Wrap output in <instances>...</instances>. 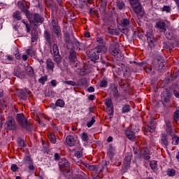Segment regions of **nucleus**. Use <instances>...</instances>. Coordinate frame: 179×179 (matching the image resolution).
I'll use <instances>...</instances> for the list:
<instances>
[{
	"instance_id": "obj_9",
	"label": "nucleus",
	"mask_w": 179,
	"mask_h": 179,
	"mask_svg": "<svg viewBox=\"0 0 179 179\" xmlns=\"http://www.w3.org/2000/svg\"><path fill=\"white\" fill-rule=\"evenodd\" d=\"M23 162L24 164L27 166V167H28L29 170H31L32 171H34V170H36V168L34 167L33 163V159H31V157H30V155H26L24 157Z\"/></svg>"
},
{
	"instance_id": "obj_45",
	"label": "nucleus",
	"mask_w": 179,
	"mask_h": 179,
	"mask_svg": "<svg viewBox=\"0 0 179 179\" xmlns=\"http://www.w3.org/2000/svg\"><path fill=\"white\" fill-rule=\"evenodd\" d=\"M96 122V116H92V120L87 122V128H91V127Z\"/></svg>"
},
{
	"instance_id": "obj_24",
	"label": "nucleus",
	"mask_w": 179,
	"mask_h": 179,
	"mask_svg": "<svg viewBox=\"0 0 179 179\" xmlns=\"http://www.w3.org/2000/svg\"><path fill=\"white\" fill-rule=\"evenodd\" d=\"M143 158L144 160H149L150 159V152L149 150L144 148L142 151Z\"/></svg>"
},
{
	"instance_id": "obj_52",
	"label": "nucleus",
	"mask_w": 179,
	"mask_h": 179,
	"mask_svg": "<svg viewBox=\"0 0 179 179\" xmlns=\"http://www.w3.org/2000/svg\"><path fill=\"white\" fill-rule=\"evenodd\" d=\"M108 33L112 36H118V31L116 29H110Z\"/></svg>"
},
{
	"instance_id": "obj_13",
	"label": "nucleus",
	"mask_w": 179,
	"mask_h": 179,
	"mask_svg": "<svg viewBox=\"0 0 179 179\" xmlns=\"http://www.w3.org/2000/svg\"><path fill=\"white\" fill-rule=\"evenodd\" d=\"M46 69L47 71H50V72H54V69L55 68V63L52 62V59L48 58L46 62Z\"/></svg>"
},
{
	"instance_id": "obj_18",
	"label": "nucleus",
	"mask_w": 179,
	"mask_h": 179,
	"mask_svg": "<svg viewBox=\"0 0 179 179\" xmlns=\"http://www.w3.org/2000/svg\"><path fill=\"white\" fill-rule=\"evenodd\" d=\"M166 124V129L165 131L168 135H172L173 134V124H171V122L170 120H166L165 122Z\"/></svg>"
},
{
	"instance_id": "obj_38",
	"label": "nucleus",
	"mask_w": 179,
	"mask_h": 179,
	"mask_svg": "<svg viewBox=\"0 0 179 179\" xmlns=\"http://www.w3.org/2000/svg\"><path fill=\"white\" fill-rule=\"evenodd\" d=\"M14 76H17V78H20L22 76V70H20V68L16 67L14 69L13 71Z\"/></svg>"
},
{
	"instance_id": "obj_12",
	"label": "nucleus",
	"mask_w": 179,
	"mask_h": 179,
	"mask_svg": "<svg viewBox=\"0 0 179 179\" xmlns=\"http://www.w3.org/2000/svg\"><path fill=\"white\" fill-rule=\"evenodd\" d=\"M119 48L120 45L118 43L112 44L109 48V54L115 57L119 51H121Z\"/></svg>"
},
{
	"instance_id": "obj_4",
	"label": "nucleus",
	"mask_w": 179,
	"mask_h": 179,
	"mask_svg": "<svg viewBox=\"0 0 179 179\" xmlns=\"http://www.w3.org/2000/svg\"><path fill=\"white\" fill-rule=\"evenodd\" d=\"M140 131L141 129L139 128V125L136 124L134 127L131 125L126 129L125 135L130 141H135V138H136L135 134L139 132Z\"/></svg>"
},
{
	"instance_id": "obj_17",
	"label": "nucleus",
	"mask_w": 179,
	"mask_h": 179,
	"mask_svg": "<svg viewBox=\"0 0 179 179\" xmlns=\"http://www.w3.org/2000/svg\"><path fill=\"white\" fill-rule=\"evenodd\" d=\"M145 129L147 132H150L151 134H153V132L156 131V122H155V120H151L150 126L147 125L145 127Z\"/></svg>"
},
{
	"instance_id": "obj_28",
	"label": "nucleus",
	"mask_w": 179,
	"mask_h": 179,
	"mask_svg": "<svg viewBox=\"0 0 179 179\" xmlns=\"http://www.w3.org/2000/svg\"><path fill=\"white\" fill-rule=\"evenodd\" d=\"M131 111V106L129 104H124L122 107V114H127Z\"/></svg>"
},
{
	"instance_id": "obj_35",
	"label": "nucleus",
	"mask_w": 179,
	"mask_h": 179,
	"mask_svg": "<svg viewBox=\"0 0 179 179\" xmlns=\"http://www.w3.org/2000/svg\"><path fill=\"white\" fill-rule=\"evenodd\" d=\"M105 106H106L108 108L114 107L113 106V99H111V97L105 99Z\"/></svg>"
},
{
	"instance_id": "obj_29",
	"label": "nucleus",
	"mask_w": 179,
	"mask_h": 179,
	"mask_svg": "<svg viewBox=\"0 0 179 179\" xmlns=\"http://www.w3.org/2000/svg\"><path fill=\"white\" fill-rule=\"evenodd\" d=\"M164 32L165 33V37L168 39V40H173V31H171V30L168 29V31L166 29H165L164 31Z\"/></svg>"
},
{
	"instance_id": "obj_2",
	"label": "nucleus",
	"mask_w": 179,
	"mask_h": 179,
	"mask_svg": "<svg viewBox=\"0 0 179 179\" xmlns=\"http://www.w3.org/2000/svg\"><path fill=\"white\" fill-rule=\"evenodd\" d=\"M59 170L66 178L70 179L72 177V172L69 169V162L65 158H62L58 162Z\"/></svg>"
},
{
	"instance_id": "obj_30",
	"label": "nucleus",
	"mask_w": 179,
	"mask_h": 179,
	"mask_svg": "<svg viewBox=\"0 0 179 179\" xmlns=\"http://www.w3.org/2000/svg\"><path fill=\"white\" fill-rule=\"evenodd\" d=\"M18 96L22 100H27V93H26V91L23 90L20 91Z\"/></svg>"
},
{
	"instance_id": "obj_33",
	"label": "nucleus",
	"mask_w": 179,
	"mask_h": 179,
	"mask_svg": "<svg viewBox=\"0 0 179 179\" xmlns=\"http://www.w3.org/2000/svg\"><path fill=\"white\" fill-rule=\"evenodd\" d=\"M53 58H54L55 62H56L57 65H59V63L62 62V57H61V55H59V53L57 55H53Z\"/></svg>"
},
{
	"instance_id": "obj_50",
	"label": "nucleus",
	"mask_w": 179,
	"mask_h": 179,
	"mask_svg": "<svg viewBox=\"0 0 179 179\" xmlns=\"http://www.w3.org/2000/svg\"><path fill=\"white\" fill-rule=\"evenodd\" d=\"M81 139L83 142H87V141H89V136L87 135V133L83 132L81 134Z\"/></svg>"
},
{
	"instance_id": "obj_20",
	"label": "nucleus",
	"mask_w": 179,
	"mask_h": 179,
	"mask_svg": "<svg viewBox=\"0 0 179 179\" xmlns=\"http://www.w3.org/2000/svg\"><path fill=\"white\" fill-rule=\"evenodd\" d=\"M25 72L29 75V76L33 77L34 76V70L33 67L30 66V64H27V66H24Z\"/></svg>"
},
{
	"instance_id": "obj_3",
	"label": "nucleus",
	"mask_w": 179,
	"mask_h": 179,
	"mask_svg": "<svg viewBox=\"0 0 179 179\" xmlns=\"http://www.w3.org/2000/svg\"><path fill=\"white\" fill-rule=\"evenodd\" d=\"M16 121L20 127H21L23 129H26V131H30V124L23 113L17 114Z\"/></svg>"
},
{
	"instance_id": "obj_60",
	"label": "nucleus",
	"mask_w": 179,
	"mask_h": 179,
	"mask_svg": "<svg viewBox=\"0 0 179 179\" xmlns=\"http://www.w3.org/2000/svg\"><path fill=\"white\" fill-rule=\"evenodd\" d=\"M64 83L65 85H69L70 86H76L75 81L72 80L64 81Z\"/></svg>"
},
{
	"instance_id": "obj_8",
	"label": "nucleus",
	"mask_w": 179,
	"mask_h": 179,
	"mask_svg": "<svg viewBox=\"0 0 179 179\" xmlns=\"http://www.w3.org/2000/svg\"><path fill=\"white\" fill-rule=\"evenodd\" d=\"M4 127L8 131H16L17 125L15 118L13 117H8L6 119Z\"/></svg>"
},
{
	"instance_id": "obj_15",
	"label": "nucleus",
	"mask_w": 179,
	"mask_h": 179,
	"mask_svg": "<svg viewBox=\"0 0 179 179\" xmlns=\"http://www.w3.org/2000/svg\"><path fill=\"white\" fill-rule=\"evenodd\" d=\"M131 160H132V152H128L124 159V166L126 169H128L131 164Z\"/></svg>"
},
{
	"instance_id": "obj_56",
	"label": "nucleus",
	"mask_w": 179,
	"mask_h": 179,
	"mask_svg": "<svg viewBox=\"0 0 179 179\" xmlns=\"http://www.w3.org/2000/svg\"><path fill=\"white\" fill-rule=\"evenodd\" d=\"M17 143L20 148H24L26 146V144L24 143V141L23 139H19L17 141Z\"/></svg>"
},
{
	"instance_id": "obj_1",
	"label": "nucleus",
	"mask_w": 179,
	"mask_h": 179,
	"mask_svg": "<svg viewBox=\"0 0 179 179\" xmlns=\"http://www.w3.org/2000/svg\"><path fill=\"white\" fill-rule=\"evenodd\" d=\"M106 51H107L106 45H98L94 49L89 51L87 53V57L90 59V61L96 64V61L100 58V54H101V52H106Z\"/></svg>"
},
{
	"instance_id": "obj_54",
	"label": "nucleus",
	"mask_w": 179,
	"mask_h": 179,
	"mask_svg": "<svg viewBox=\"0 0 179 179\" xmlns=\"http://www.w3.org/2000/svg\"><path fill=\"white\" fill-rule=\"evenodd\" d=\"M48 138H49L50 142H52V143H56L57 138L55 137V135H54V134H50L48 136Z\"/></svg>"
},
{
	"instance_id": "obj_22",
	"label": "nucleus",
	"mask_w": 179,
	"mask_h": 179,
	"mask_svg": "<svg viewBox=\"0 0 179 179\" xmlns=\"http://www.w3.org/2000/svg\"><path fill=\"white\" fill-rule=\"evenodd\" d=\"M161 99L164 103L170 102V94L169 92H164L161 94Z\"/></svg>"
},
{
	"instance_id": "obj_43",
	"label": "nucleus",
	"mask_w": 179,
	"mask_h": 179,
	"mask_svg": "<svg viewBox=\"0 0 179 179\" xmlns=\"http://www.w3.org/2000/svg\"><path fill=\"white\" fill-rule=\"evenodd\" d=\"M115 152V148H114L112 145H110L108 149V156H114Z\"/></svg>"
},
{
	"instance_id": "obj_7",
	"label": "nucleus",
	"mask_w": 179,
	"mask_h": 179,
	"mask_svg": "<svg viewBox=\"0 0 179 179\" xmlns=\"http://www.w3.org/2000/svg\"><path fill=\"white\" fill-rule=\"evenodd\" d=\"M52 26V31L54 34L57 37V38H61L62 37V32L61 29V27L58 24V20L55 19H52L51 21Z\"/></svg>"
},
{
	"instance_id": "obj_57",
	"label": "nucleus",
	"mask_w": 179,
	"mask_h": 179,
	"mask_svg": "<svg viewBox=\"0 0 179 179\" xmlns=\"http://www.w3.org/2000/svg\"><path fill=\"white\" fill-rule=\"evenodd\" d=\"M179 118V109H177L173 113V120L177 121Z\"/></svg>"
},
{
	"instance_id": "obj_6",
	"label": "nucleus",
	"mask_w": 179,
	"mask_h": 179,
	"mask_svg": "<svg viewBox=\"0 0 179 179\" xmlns=\"http://www.w3.org/2000/svg\"><path fill=\"white\" fill-rule=\"evenodd\" d=\"M129 24L130 21L129 19L124 18L121 23L118 24V29L121 31V33H123V34H128V31H129Z\"/></svg>"
},
{
	"instance_id": "obj_62",
	"label": "nucleus",
	"mask_w": 179,
	"mask_h": 179,
	"mask_svg": "<svg viewBox=\"0 0 179 179\" xmlns=\"http://www.w3.org/2000/svg\"><path fill=\"white\" fill-rule=\"evenodd\" d=\"M108 115H114V107L109 108L108 110Z\"/></svg>"
},
{
	"instance_id": "obj_46",
	"label": "nucleus",
	"mask_w": 179,
	"mask_h": 179,
	"mask_svg": "<svg viewBox=\"0 0 179 179\" xmlns=\"http://www.w3.org/2000/svg\"><path fill=\"white\" fill-rule=\"evenodd\" d=\"M27 55H30V57H36V51L31 48H29L26 50Z\"/></svg>"
},
{
	"instance_id": "obj_11",
	"label": "nucleus",
	"mask_w": 179,
	"mask_h": 179,
	"mask_svg": "<svg viewBox=\"0 0 179 179\" xmlns=\"http://www.w3.org/2000/svg\"><path fill=\"white\" fill-rule=\"evenodd\" d=\"M69 60L71 64L76 62V66H78L77 65L79 62L78 61V57H76V51H75L73 48L70 49Z\"/></svg>"
},
{
	"instance_id": "obj_34",
	"label": "nucleus",
	"mask_w": 179,
	"mask_h": 179,
	"mask_svg": "<svg viewBox=\"0 0 179 179\" xmlns=\"http://www.w3.org/2000/svg\"><path fill=\"white\" fill-rule=\"evenodd\" d=\"M90 71L89 69L86 67V66H84L82 69L80 70V75L81 76H85V75H87Z\"/></svg>"
},
{
	"instance_id": "obj_10",
	"label": "nucleus",
	"mask_w": 179,
	"mask_h": 179,
	"mask_svg": "<svg viewBox=\"0 0 179 179\" xmlns=\"http://www.w3.org/2000/svg\"><path fill=\"white\" fill-rule=\"evenodd\" d=\"M66 143L70 148L76 146V143H78V138L72 135L67 136L66 138Z\"/></svg>"
},
{
	"instance_id": "obj_59",
	"label": "nucleus",
	"mask_w": 179,
	"mask_h": 179,
	"mask_svg": "<svg viewBox=\"0 0 179 179\" xmlns=\"http://www.w3.org/2000/svg\"><path fill=\"white\" fill-rule=\"evenodd\" d=\"M74 156L77 157V159H80V157H83V153L80 152V151H76Z\"/></svg>"
},
{
	"instance_id": "obj_42",
	"label": "nucleus",
	"mask_w": 179,
	"mask_h": 179,
	"mask_svg": "<svg viewBox=\"0 0 179 179\" xmlns=\"http://www.w3.org/2000/svg\"><path fill=\"white\" fill-rule=\"evenodd\" d=\"M150 166L151 167L152 170H153V171H155V170L156 171H157L158 170V168H157V162L153 160V161H151L150 162Z\"/></svg>"
},
{
	"instance_id": "obj_14",
	"label": "nucleus",
	"mask_w": 179,
	"mask_h": 179,
	"mask_svg": "<svg viewBox=\"0 0 179 179\" xmlns=\"http://www.w3.org/2000/svg\"><path fill=\"white\" fill-rule=\"evenodd\" d=\"M32 17L33 18L30 19V22L34 23V24H36V23H42L44 22V18L41 17V15L39 14H34Z\"/></svg>"
},
{
	"instance_id": "obj_58",
	"label": "nucleus",
	"mask_w": 179,
	"mask_h": 179,
	"mask_svg": "<svg viewBox=\"0 0 179 179\" xmlns=\"http://www.w3.org/2000/svg\"><path fill=\"white\" fill-rule=\"evenodd\" d=\"M10 169L12 171H13L14 173L17 171V170H19V167L17 166V165L16 164H13L10 166Z\"/></svg>"
},
{
	"instance_id": "obj_32",
	"label": "nucleus",
	"mask_w": 179,
	"mask_h": 179,
	"mask_svg": "<svg viewBox=\"0 0 179 179\" xmlns=\"http://www.w3.org/2000/svg\"><path fill=\"white\" fill-rule=\"evenodd\" d=\"M116 6L118 8V9H120V10H122V9L125 8V3L121 0H117L116 1Z\"/></svg>"
},
{
	"instance_id": "obj_44",
	"label": "nucleus",
	"mask_w": 179,
	"mask_h": 179,
	"mask_svg": "<svg viewBox=\"0 0 179 179\" xmlns=\"http://www.w3.org/2000/svg\"><path fill=\"white\" fill-rule=\"evenodd\" d=\"M162 12H166V13H170L171 12V7L170 6H164L161 8Z\"/></svg>"
},
{
	"instance_id": "obj_19",
	"label": "nucleus",
	"mask_w": 179,
	"mask_h": 179,
	"mask_svg": "<svg viewBox=\"0 0 179 179\" xmlns=\"http://www.w3.org/2000/svg\"><path fill=\"white\" fill-rule=\"evenodd\" d=\"M44 38L48 44L51 45L52 43V36H51V33H50V31L47 30L44 31Z\"/></svg>"
},
{
	"instance_id": "obj_64",
	"label": "nucleus",
	"mask_w": 179,
	"mask_h": 179,
	"mask_svg": "<svg viewBox=\"0 0 179 179\" xmlns=\"http://www.w3.org/2000/svg\"><path fill=\"white\" fill-rule=\"evenodd\" d=\"M50 84L52 85V87H57V85H58V82H57V80H52L50 81Z\"/></svg>"
},
{
	"instance_id": "obj_41",
	"label": "nucleus",
	"mask_w": 179,
	"mask_h": 179,
	"mask_svg": "<svg viewBox=\"0 0 179 179\" xmlns=\"http://www.w3.org/2000/svg\"><path fill=\"white\" fill-rule=\"evenodd\" d=\"M129 62H130V64H136V65H137L138 66H141L143 68H145V66H148V63L146 62H136L135 61H134V62L130 61Z\"/></svg>"
},
{
	"instance_id": "obj_40",
	"label": "nucleus",
	"mask_w": 179,
	"mask_h": 179,
	"mask_svg": "<svg viewBox=\"0 0 179 179\" xmlns=\"http://www.w3.org/2000/svg\"><path fill=\"white\" fill-rule=\"evenodd\" d=\"M55 104L56 107H60L61 108H62L65 106V101H64V100L61 99H59L56 101Z\"/></svg>"
},
{
	"instance_id": "obj_48",
	"label": "nucleus",
	"mask_w": 179,
	"mask_h": 179,
	"mask_svg": "<svg viewBox=\"0 0 179 179\" xmlns=\"http://www.w3.org/2000/svg\"><path fill=\"white\" fill-rule=\"evenodd\" d=\"M52 50L54 55L59 54V49H58V45L57 44H53Z\"/></svg>"
},
{
	"instance_id": "obj_61",
	"label": "nucleus",
	"mask_w": 179,
	"mask_h": 179,
	"mask_svg": "<svg viewBox=\"0 0 179 179\" xmlns=\"http://www.w3.org/2000/svg\"><path fill=\"white\" fill-rule=\"evenodd\" d=\"M96 41L99 44H102L101 45H104V40L100 37L96 38Z\"/></svg>"
},
{
	"instance_id": "obj_37",
	"label": "nucleus",
	"mask_w": 179,
	"mask_h": 179,
	"mask_svg": "<svg viewBox=\"0 0 179 179\" xmlns=\"http://www.w3.org/2000/svg\"><path fill=\"white\" fill-rule=\"evenodd\" d=\"M13 17L15 20H22V14L19 11H15L13 14Z\"/></svg>"
},
{
	"instance_id": "obj_26",
	"label": "nucleus",
	"mask_w": 179,
	"mask_h": 179,
	"mask_svg": "<svg viewBox=\"0 0 179 179\" xmlns=\"http://www.w3.org/2000/svg\"><path fill=\"white\" fill-rule=\"evenodd\" d=\"M73 47L75 50H80L81 47H83V43H79L76 39L73 41Z\"/></svg>"
},
{
	"instance_id": "obj_21",
	"label": "nucleus",
	"mask_w": 179,
	"mask_h": 179,
	"mask_svg": "<svg viewBox=\"0 0 179 179\" xmlns=\"http://www.w3.org/2000/svg\"><path fill=\"white\" fill-rule=\"evenodd\" d=\"M155 27L157 29L162 30L161 31H164L166 30V22L163 21H158L156 22Z\"/></svg>"
},
{
	"instance_id": "obj_49",
	"label": "nucleus",
	"mask_w": 179,
	"mask_h": 179,
	"mask_svg": "<svg viewBox=\"0 0 179 179\" xmlns=\"http://www.w3.org/2000/svg\"><path fill=\"white\" fill-rule=\"evenodd\" d=\"M22 23L25 24L26 29H27V33H30V30L31 29V27L30 26V24H29V23H27V22L24 20H22Z\"/></svg>"
},
{
	"instance_id": "obj_39",
	"label": "nucleus",
	"mask_w": 179,
	"mask_h": 179,
	"mask_svg": "<svg viewBox=\"0 0 179 179\" xmlns=\"http://www.w3.org/2000/svg\"><path fill=\"white\" fill-rule=\"evenodd\" d=\"M147 41L150 48H152V32L150 31L147 32Z\"/></svg>"
},
{
	"instance_id": "obj_23",
	"label": "nucleus",
	"mask_w": 179,
	"mask_h": 179,
	"mask_svg": "<svg viewBox=\"0 0 179 179\" xmlns=\"http://www.w3.org/2000/svg\"><path fill=\"white\" fill-rule=\"evenodd\" d=\"M161 145L164 148H167L169 146V140L167 139V135L162 134L161 138Z\"/></svg>"
},
{
	"instance_id": "obj_31",
	"label": "nucleus",
	"mask_w": 179,
	"mask_h": 179,
	"mask_svg": "<svg viewBox=\"0 0 179 179\" xmlns=\"http://www.w3.org/2000/svg\"><path fill=\"white\" fill-rule=\"evenodd\" d=\"M80 163L81 164H83V166H85V167H86V169H87L90 171H94V170H96V165H90L85 162H80Z\"/></svg>"
},
{
	"instance_id": "obj_16",
	"label": "nucleus",
	"mask_w": 179,
	"mask_h": 179,
	"mask_svg": "<svg viewBox=\"0 0 179 179\" xmlns=\"http://www.w3.org/2000/svg\"><path fill=\"white\" fill-rule=\"evenodd\" d=\"M164 58L163 57L159 55L154 59V64H157L159 65V69L162 68L163 69V66H164Z\"/></svg>"
},
{
	"instance_id": "obj_27",
	"label": "nucleus",
	"mask_w": 179,
	"mask_h": 179,
	"mask_svg": "<svg viewBox=\"0 0 179 179\" xmlns=\"http://www.w3.org/2000/svg\"><path fill=\"white\" fill-rule=\"evenodd\" d=\"M114 57L115 58V59H117V61H119L120 62L124 61V54H122V52L119 51L116 55H114Z\"/></svg>"
},
{
	"instance_id": "obj_55",
	"label": "nucleus",
	"mask_w": 179,
	"mask_h": 179,
	"mask_svg": "<svg viewBox=\"0 0 179 179\" xmlns=\"http://www.w3.org/2000/svg\"><path fill=\"white\" fill-rule=\"evenodd\" d=\"M61 154H59L58 152H55L54 154V160L55 162H60L61 161Z\"/></svg>"
},
{
	"instance_id": "obj_36",
	"label": "nucleus",
	"mask_w": 179,
	"mask_h": 179,
	"mask_svg": "<svg viewBox=\"0 0 179 179\" xmlns=\"http://www.w3.org/2000/svg\"><path fill=\"white\" fill-rule=\"evenodd\" d=\"M47 80H48V76H44L41 77L38 80V83H41V85L44 86V85H45V82H47Z\"/></svg>"
},
{
	"instance_id": "obj_25",
	"label": "nucleus",
	"mask_w": 179,
	"mask_h": 179,
	"mask_svg": "<svg viewBox=\"0 0 179 179\" xmlns=\"http://www.w3.org/2000/svg\"><path fill=\"white\" fill-rule=\"evenodd\" d=\"M112 94L115 99H118L120 97V94L118 93V86H113L112 87Z\"/></svg>"
},
{
	"instance_id": "obj_63",
	"label": "nucleus",
	"mask_w": 179,
	"mask_h": 179,
	"mask_svg": "<svg viewBox=\"0 0 179 179\" xmlns=\"http://www.w3.org/2000/svg\"><path fill=\"white\" fill-rule=\"evenodd\" d=\"M37 40V34H34L33 31L31 32V41L34 43Z\"/></svg>"
},
{
	"instance_id": "obj_47",
	"label": "nucleus",
	"mask_w": 179,
	"mask_h": 179,
	"mask_svg": "<svg viewBox=\"0 0 179 179\" xmlns=\"http://www.w3.org/2000/svg\"><path fill=\"white\" fill-rule=\"evenodd\" d=\"M179 143V137L177 135H173L172 138V144L178 145Z\"/></svg>"
},
{
	"instance_id": "obj_53",
	"label": "nucleus",
	"mask_w": 179,
	"mask_h": 179,
	"mask_svg": "<svg viewBox=\"0 0 179 179\" xmlns=\"http://www.w3.org/2000/svg\"><path fill=\"white\" fill-rule=\"evenodd\" d=\"M108 85V82L107 81V80H101L100 83H99V86L100 87H107V85Z\"/></svg>"
},
{
	"instance_id": "obj_5",
	"label": "nucleus",
	"mask_w": 179,
	"mask_h": 179,
	"mask_svg": "<svg viewBox=\"0 0 179 179\" xmlns=\"http://www.w3.org/2000/svg\"><path fill=\"white\" fill-rule=\"evenodd\" d=\"M128 1L136 15H139V13L142 12V3H141V0H128Z\"/></svg>"
},
{
	"instance_id": "obj_51",
	"label": "nucleus",
	"mask_w": 179,
	"mask_h": 179,
	"mask_svg": "<svg viewBox=\"0 0 179 179\" xmlns=\"http://www.w3.org/2000/svg\"><path fill=\"white\" fill-rule=\"evenodd\" d=\"M167 175L169 177H174V176H176V170L173 169H169L167 171Z\"/></svg>"
}]
</instances>
